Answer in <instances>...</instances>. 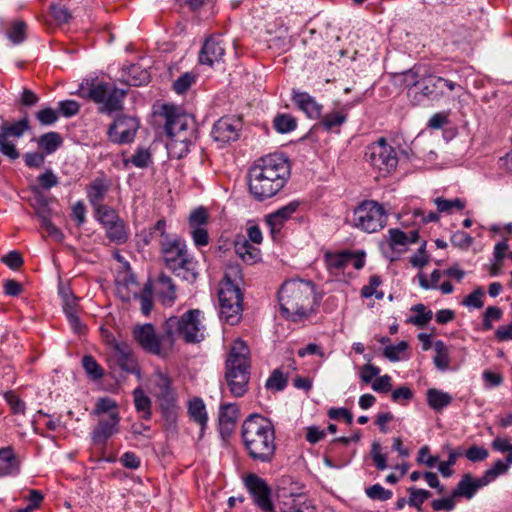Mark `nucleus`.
<instances>
[{
  "mask_svg": "<svg viewBox=\"0 0 512 512\" xmlns=\"http://www.w3.org/2000/svg\"><path fill=\"white\" fill-rule=\"evenodd\" d=\"M155 115L163 121L167 137L182 135L186 138H195V123L193 118L180 111L179 108L163 104Z\"/></svg>",
  "mask_w": 512,
  "mask_h": 512,
  "instance_id": "1a4fd4ad",
  "label": "nucleus"
},
{
  "mask_svg": "<svg viewBox=\"0 0 512 512\" xmlns=\"http://www.w3.org/2000/svg\"><path fill=\"white\" fill-rule=\"evenodd\" d=\"M133 337L141 348L154 355H161L172 348L168 339H165V324L161 336L156 334L154 326L150 323L135 325Z\"/></svg>",
  "mask_w": 512,
  "mask_h": 512,
  "instance_id": "9b49d317",
  "label": "nucleus"
},
{
  "mask_svg": "<svg viewBox=\"0 0 512 512\" xmlns=\"http://www.w3.org/2000/svg\"><path fill=\"white\" fill-rule=\"evenodd\" d=\"M116 295L123 301H128V274L126 271L120 272L115 279Z\"/></svg>",
  "mask_w": 512,
  "mask_h": 512,
  "instance_id": "5fc2aeb1",
  "label": "nucleus"
},
{
  "mask_svg": "<svg viewBox=\"0 0 512 512\" xmlns=\"http://www.w3.org/2000/svg\"><path fill=\"white\" fill-rule=\"evenodd\" d=\"M239 410L236 404L225 403L220 407L219 425L222 432L230 433L238 419Z\"/></svg>",
  "mask_w": 512,
  "mask_h": 512,
  "instance_id": "c756f323",
  "label": "nucleus"
},
{
  "mask_svg": "<svg viewBox=\"0 0 512 512\" xmlns=\"http://www.w3.org/2000/svg\"><path fill=\"white\" fill-rule=\"evenodd\" d=\"M150 81V74L139 65H130V86H141Z\"/></svg>",
  "mask_w": 512,
  "mask_h": 512,
  "instance_id": "09e8293b",
  "label": "nucleus"
},
{
  "mask_svg": "<svg viewBox=\"0 0 512 512\" xmlns=\"http://www.w3.org/2000/svg\"><path fill=\"white\" fill-rule=\"evenodd\" d=\"M202 311L191 309L181 316H171L165 322V339L173 347L177 338L186 343H199L204 340V325L201 317Z\"/></svg>",
  "mask_w": 512,
  "mask_h": 512,
  "instance_id": "423d86ee",
  "label": "nucleus"
},
{
  "mask_svg": "<svg viewBox=\"0 0 512 512\" xmlns=\"http://www.w3.org/2000/svg\"><path fill=\"white\" fill-rule=\"evenodd\" d=\"M235 252L248 264H253L260 259V250L251 245L245 237H240L235 241Z\"/></svg>",
  "mask_w": 512,
  "mask_h": 512,
  "instance_id": "2f4dec72",
  "label": "nucleus"
},
{
  "mask_svg": "<svg viewBox=\"0 0 512 512\" xmlns=\"http://www.w3.org/2000/svg\"><path fill=\"white\" fill-rule=\"evenodd\" d=\"M411 310L416 312L417 315L411 316L408 319V322L418 327L426 326L433 317L432 311L426 310V307L423 304H416L411 308Z\"/></svg>",
  "mask_w": 512,
  "mask_h": 512,
  "instance_id": "c03bdc74",
  "label": "nucleus"
},
{
  "mask_svg": "<svg viewBox=\"0 0 512 512\" xmlns=\"http://www.w3.org/2000/svg\"><path fill=\"white\" fill-rule=\"evenodd\" d=\"M176 276L183 278L188 282H194L198 276V272L196 269V262L188 257L186 259L181 260V264H179L176 269L172 270Z\"/></svg>",
  "mask_w": 512,
  "mask_h": 512,
  "instance_id": "4c0bfd02",
  "label": "nucleus"
},
{
  "mask_svg": "<svg viewBox=\"0 0 512 512\" xmlns=\"http://www.w3.org/2000/svg\"><path fill=\"white\" fill-rule=\"evenodd\" d=\"M111 189V181L106 177H97L87 186V197L93 207L103 205L108 192Z\"/></svg>",
  "mask_w": 512,
  "mask_h": 512,
  "instance_id": "5701e85b",
  "label": "nucleus"
},
{
  "mask_svg": "<svg viewBox=\"0 0 512 512\" xmlns=\"http://www.w3.org/2000/svg\"><path fill=\"white\" fill-rule=\"evenodd\" d=\"M408 492L410 494L408 504L418 510H420L421 505L431 497V493L428 490L417 489L415 487H410Z\"/></svg>",
  "mask_w": 512,
  "mask_h": 512,
  "instance_id": "3c124183",
  "label": "nucleus"
},
{
  "mask_svg": "<svg viewBox=\"0 0 512 512\" xmlns=\"http://www.w3.org/2000/svg\"><path fill=\"white\" fill-rule=\"evenodd\" d=\"M509 469V465L507 462H504L502 460H498L495 462V464L486 470L484 475L482 476L483 479L487 481V484L490 483L492 480L497 478L499 475H502L506 473Z\"/></svg>",
  "mask_w": 512,
  "mask_h": 512,
  "instance_id": "4d7b16f0",
  "label": "nucleus"
},
{
  "mask_svg": "<svg viewBox=\"0 0 512 512\" xmlns=\"http://www.w3.org/2000/svg\"><path fill=\"white\" fill-rule=\"evenodd\" d=\"M245 484L252 494L255 504L263 512H275L270 499V488L263 479L255 474H250L246 477Z\"/></svg>",
  "mask_w": 512,
  "mask_h": 512,
  "instance_id": "f3484780",
  "label": "nucleus"
},
{
  "mask_svg": "<svg viewBox=\"0 0 512 512\" xmlns=\"http://www.w3.org/2000/svg\"><path fill=\"white\" fill-rule=\"evenodd\" d=\"M107 236L112 241L121 242L126 238L125 227L122 222L117 220L115 223L106 227Z\"/></svg>",
  "mask_w": 512,
  "mask_h": 512,
  "instance_id": "052dcab7",
  "label": "nucleus"
},
{
  "mask_svg": "<svg viewBox=\"0 0 512 512\" xmlns=\"http://www.w3.org/2000/svg\"><path fill=\"white\" fill-rule=\"evenodd\" d=\"M208 221V212L205 208L199 207L193 210L189 216L190 228L203 227Z\"/></svg>",
  "mask_w": 512,
  "mask_h": 512,
  "instance_id": "bf43d9fd",
  "label": "nucleus"
},
{
  "mask_svg": "<svg viewBox=\"0 0 512 512\" xmlns=\"http://www.w3.org/2000/svg\"><path fill=\"white\" fill-rule=\"evenodd\" d=\"M28 129L29 122L27 118H23L14 123H4L0 129V152L12 160L17 159L19 152L15 144L9 138H19Z\"/></svg>",
  "mask_w": 512,
  "mask_h": 512,
  "instance_id": "ddd939ff",
  "label": "nucleus"
},
{
  "mask_svg": "<svg viewBox=\"0 0 512 512\" xmlns=\"http://www.w3.org/2000/svg\"><path fill=\"white\" fill-rule=\"evenodd\" d=\"M194 138H186L182 135L177 137H168L166 148L171 158L181 159L187 155L189 146Z\"/></svg>",
  "mask_w": 512,
  "mask_h": 512,
  "instance_id": "7c9ffc66",
  "label": "nucleus"
},
{
  "mask_svg": "<svg viewBox=\"0 0 512 512\" xmlns=\"http://www.w3.org/2000/svg\"><path fill=\"white\" fill-rule=\"evenodd\" d=\"M350 252L342 251L339 253L327 252L325 254V262L329 269L339 270L350 265Z\"/></svg>",
  "mask_w": 512,
  "mask_h": 512,
  "instance_id": "ea45409f",
  "label": "nucleus"
},
{
  "mask_svg": "<svg viewBox=\"0 0 512 512\" xmlns=\"http://www.w3.org/2000/svg\"><path fill=\"white\" fill-rule=\"evenodd\" d=\"M487 485V481L480 478H473L471 474H464L456 488L453 490V497L472 498L476 491Z\"/></svg>",
  "mask_w": 512,
  "mask_h": 512,
  "instance_id": "a878e982",
  "label": "nucleus"
},
{
  "mask_svg": "<svg viewBox=\"0 0 512 512\" xmlns=\"http://www.w3.org/2000/svg\"><path fill=\"white\" fill-rule=\"evenodd\" d=\"M282 313L293 321L306 319L315 313L319 299L311 281L289 280L278 293Z\"/></svg>",
  "mask_w": 512,
  "mask_h": 512,
  "instance_id": "7ed1b4c3",
  "label": "nucleus"
},
{
  "mask_svg": "<svg viewBox=\"0 0 512 512\" xmlns=\"http://www.w3.org/2000/svg\"><path fill=\"white\" fill-rule=\"evenodd\" d=\"M189 415L202 429L206 426L208 418L204 402L201 399L196 398L190 401Z\"/></svg>",
  "mask_w": 512,
  "mask_h": 512,
  "instance_id": "a19ab883",
  "label": "nucleus"
},
{
  "mask_svg": "<svg viewBox=\"0 0 512 512\" xmlns=\"http://www.w3.org/2000/svg\"><path fill=\"white\" fill-rule=\"evenodd\" d=\"M39 148L43 149L46 154L55 152L62 144V138L57 132H48L41 135L37 140Z\"/></svg>",
  "mask_w": 512,
  "mask_h": 512,
  "instance_id": "e433bc0d",
  "label": "nucleus"
},
{
  "mask_svg": "<svg viewBox=\"0 0 512 512\" xmlns=\"http://www.w3.org/2000/svg\"><path fill=\"white\" fill-rule=\"evenodd\" d=\"M296 126V119L289 114H280L274 119V128L279 133L291 132L296 128Z\"/></svg>",
  "mask_w": 512,
  "mask_h": 512,
  "instance_id": "8fccbe9b",
  "label": "nucleus"
},
{
  "mask_svg": "<svg viewBox=\"0 0 512 512\" xmlns=\"http://www.w3.org/2000/svg\"><path fill=\"white\" fill-rule=\"evenodd\" d=\"M409 243L408 235L399 229L389 230V245L392 249L405 247Z\"/></svg>",
  "mask_w": 512,
  "mask_h": 512,
  "instance_id": "e2e57ef3",
  "label": "nucleus"
},
{
  "mask_svg": "<svg viewBox=\"0 0 512 512\" xmlns=\"http://www.w3.org/2000/svg\"><path fill=\"white\" fill-rule=\"evenodd\" d=\"M108 137L113 143L123 144L128 141V124L125 116L114 120L108 129Z\"/></svg>",
  "mask_w": 512,
  "mask_h": 512,
  "instance_id": "72a5a7b5",
  "label": "nucleus"
},
{
  "mask_svg": "<svg viewBox=\"0 0 512 512\" xmlns=\"http://www.w3.org/2000/svg\"><path fill=\"white\" fill-rule=\"evenodd\" d=\"M288 383V375L281 368L275 369L266 381V388L282 391Z\"/></svg>",
  "mask_w": 512,
  "mask_h": 512,
  "instance_id": "49530a36",
  "label": "nucleus"
},
{
  "mask_svg": "<svg viewBox=\"0 0 512 512\" xmlns=\"http://www.w3.org/2000/svg\"><path fill=\"white\" fill-rule=\"evenodd\" d=\"M20 462L11 447L0 449V477L14 476L19 473Z\"/></svg>",
  "mask_w": 512,
  "mask_h": 512,
  "instance_id": "c85d7f7f",
  "label": "nucleus"
},
{
  "mask_svg": "<svg viewBox=\"0 0 512 512\" xmlns=\"http://www.w3.org/2000/svg\"><path fill=\"white\" fill-rule=\"evenodd\" d=\"M435 356L433 358L435 366L444 371L449 367L450 364V351L447 345L438 340L434 343Z\"/></svg>",
  "mask_w": 512,
  "mask_h": 512,
  "instance_id": "58836bf2",
  "label": "nucleus"
},
{
  "mask_svg": "<svg viewBox=\"0 0 512 512\" xmlns=\"http://www.w3.org/2000/svg\"><path fill=\"white\" fill-rule=\"evenodd\" d=\"M194 82L195 76L191 73H185L173 83V88L176 93L183 94L191 87Z\"/></svg>",
  "mask_w": 512,
  "mask_h": 512,
  "instance_id": "774afa93",
  "label": "nucleus"
},
{
  "mask_svg": "<svg viewBox=\"0 0 512 512\" xmlns=\"http://www.w3.org/2000/svg\"><path fill=\"white\" fill-rule=\"evenodd\" d=\"M250 373H239L235 375L233 370L225 369V380L231 394L235 397H242L248 391Z\"/></svg>",
  "mask_w": 512,
  "mask_h": 512,
  "instance_id": "cd10ccee",
  "label": "nucleus"
},
{
  "mask_svg": "<svg viewBox=\"0 0 512 512\" xmlns=\"http://www.w3.org/2000/svg\"><path fill=\"white\" fill-rule=\"evenodd\" d=\"M241 437L248 456L260 463H271L276 452V437L272 422L253 414L242 424Z\"/></svg>",
  "mask_w": 512,
  "mask_h": 512,
  "instance_id": "f03ea898",
  "label": "nucleus"
},
{
  "mask_svg": "<svg viewBox=\"0 0 512 512\" xmlns=\"http://www.w3.org/2000/svg\"><path fill=\"white\" fill-rule=\"evenodd\" d=\"M130 163L141 169L151 166L153 164V157L150 149L146 147H138L130 156Z\"/></svg>",
  "mask_w": 512,
  "mask_h": 512,
  "instance_id": "79ce46f5",
  "label": "nucleus"
},
{
  "mask_svg": "<svg viewBox=\"0 0 512 512\" xmlns=\"http://www.w3.org/2000/svg\"><path fill=\"white\" fill-rule=\"evenodd\" d=\"M279 497L281 501V512H314V507L304 494L287 495L285 489H281Z\"/></svg>",
  "mask_w": 512,
  "mask_h": 512,
  "instance_id": "4be33fe9",
  "label": "nucleus"
},
{
  "mask_svg": "<svg viewBox=\"0 0 512 512\" xmlns=\"http://www.w3.org/2000/svg\"><path fill=\"white\" fill-rule=\"evenodd\" d=\"M221 282H230L234 286L240 287L242 282L241 268L238 264H230L227 266L224 278Z\"/></svg>",
  "mask_w": 512,
  "mask_h": 512,
  "instance_id": "6e6d98bb",
  "label": "nucleus"
},
{
  "mask_svg": "<svg viewBox=\"0 0 512 512\" xmlns=\"http://www.w3.org/2000/svg\"><path fill=\"white\" fill-rule=\"evenodd\" d=\"M427 403L435 411H441L452 403L453 397L436 388H430L426 393Z\"/></svg>",
  "mask_w": 512,
  "mask_h": 512,
  "instance_id": "f704fd0d",
  "label": "nucleus"
},
{
  "mask_svg": "<svg viewBox=\"0 0 512 512\" xmlns=\"http://www.w3.org/2000/svg\"><path fill=\"white\" fill-rule=\"evenodd\" d=\"M36 214L40 218L41 227L46 231L47 235L56 241H62L63 233L51 222L48 212L42 209L38 210Z\"/></svg>",
  "mask_w": 512,
  "mask_h": 512,
  "instance_id": "37998d69",
  "label": "nucleus"
},
{
  "mask_svg": "<svg viewBox=\"0 0 512 512\" xmlns=\"http://www.w3.org/2000/svg\"><path fill=\"white\" fill-rule=\"evenodd\" d=\"M245 484L252 494L255 504L263 512H275L270 499V488L263 479L255 474H250L246 477Z\"/></svg>",
  "mask_w": 512,
  "mask_h": 512,
  "instance_id": "dca6fc26",
  "label": "nucleus"
},
{
  "mask_svg": "<svg viewBox=\"0 0 512 512\" xmlns=\"http://www.w3.org/2000/svg\"><path fill=\"white\" fill-rule=\"evenodd\" d=\"M156 294L165 306H171L176 300V286L168 275L161 273L155 285Z\"/></svg>",
  "mask_w": 512,
  "mask_h": 512,
  "instance_id": "393cba45",
  "label": "nucleus"
},
{
  "mask_svg": "<svg viewBox=\"0 0 512 512\" xmlns=\"http://www.w3.org/2000/svg\"><path fill=\"white\" fill-rule=\"evenodd\" d=\"M134 300L139 303V309L144 316H149L153 307V286L147 281L140 291H133Z\"/></svg>",
  "mask_w": 512,
  "mask_h": 512,
  "instance_id": "473e14b6",
  "label": "nucleus"
},
{
  "mask_svg": "<svg viewBox=\"0 0 512 512\" xmlns=\"http://www.w3.org/2000/svg\"><path fill=\"white\" fill-rule=\"evenodd\" d=\"M366 158L375 169L383 174L390 173L398 163L394 148L387 144L385 138H380L368 147Z\"/></svg>",
  "mask_w": 512,
  "mask_h": 512,
  "instance_id": "f8f14e48",
  "label": "nucleus"
},
{
  "mask_svg": "<svg viewBox=\"0 0 512 512\" xmlns=\"http://www.w3.org/2000/svg\"><path fill=\"white\" fill-rule=\"evenodd\" d=\"M408 347L407 342L401 341L396 345H390L384 348V356L390 361L400 360V354L403 353Z\"/></svg>",
  "mask_w": 512,
  "mask_h": 512,
  "instance_id": "338daca9",
  "label": "nucleus"
},
{
  "mask_svg": "<svg viewBox=\"0 0 512 512\" xmlns=\"http://www.w3.org/2000/svg\"><path fill=\"white\" fill-rule=\"evenodd\" d=\"M351 225L361 231L374 233L381 230L386 223V213L382 205L373 200L360 203L349 219Z\"/></svg>",
  "mask_w": 512,
  "mask_h": 512,
  "instance_id": "6e6552de",
  "label": "nucleus"
},
{
  "mask_svg": "<svg viewBox=\"0 0 512 512\" xmlns=\"http://www.w3.org/2000/svg\"><path fill=\"white\" fill-rule=\"evenodd\" d=\"M293 100L309 118L317 119L321 116L322 106L308 93L294 91Z\"/></svg>",
  "mask_w": 512,
  "mask_h": 512,
  "instance_id": "bb28decb",
  "label": "nucleus"
},
{
  "mask_svg": "<svg viewBox=\"0 0 512 512\" xmlns=\"http://www.w3.org/2000/svg\"><path fill=\"white\" fill-rule=\"evenodd\" d=\"M225 50V43L221 36H211L204 42L200 51V62L212 66L215 62L222 60Z\"/></svg>",
  "mask_w": 512,
  "mask_h": 512,
  "instance_id": "6ab92c4d",
  "label": "nucleus"
},
{
  "mask_svg": "<svg viewBox=\"0 0 512 512\" xmlns=\"http://www.w3.org/2000/svg\"><path fill=\"white\" fill-rule=\"evenodd\" d=\"M366 494L373 500L385 501L392 497V491L385 489L380 484H375L366 489Z\"/></svg>",
  "mask_w": 512,
  "mask_h": 512,
  "instance_id": "0e129e2a",
  "label": "nucleus"
},
{
  "mask_svg": "<svg viewBox=\"0 0 512 512\" xmlns=\"http://www.w3.org/2000/svg\"><path fill=\"white\" fill-rule=\"evenodd\" d=\"M381 284V279L377 275H373L369 279V284L365 285L361 290V295L365 298H369L371 296H375L377 299H381L383 297L382 292H377V287Z\"/></svg>",
  "mask_w": 512,
  "mask_h": 512,
  "instance_id": "680f3d73",
  "label": "nucleus"
},
{
  "mask_svg": "<svg viewBox=\"0 0 512 512\" xmlns=\"http://www.w3.org/2000/svg\"><path fill=\"white\" fill-rule=\"evenodd\" d=\"M290 176V164L281 154L260 158L249 170V191L255 199L263 201L276 195Z\"/></svg>",
  "mask_w": 512,
  "mask_h": 512,
  "instance_id": "f257e3e1",
  "label": "nucleus"
},
{
  "mask_svg": "<svg viewBox=\"0 0 512 512\" xmlns=\"http://www.w3.org/2000/svg\"><path fill=\"white\" fill-rule=\"evenodd\" d=\"M394 80L404 87H413L418 84V73L414 70H407L401 74H395Z\"/></svg>",
  "mask_w": 512,
  "mask_h": 512,
  "instance_id": "69168bd1",
  "label": "nucleus"
},
{
  "mask_svg": "<svg viewBox=\"0 0 512 512\" xmlns=\"http://www.w3.org/2000/svg\"><path fill=\"white\" fill-rule=\"evenodd\" d=\"M298 207L299 203L293 201L266 216V223L270 228V233L274 240H276L280 234L284 223L291 218Z\"/></svg>",
  "mask_w": 512,
  "mask_h": 512,
  "instance_id": "aec40b11",
  "label": "nucleus"
},
{
  "mask_svg": "<svg viewBox=\"0 0 512 512\" xmlns=\"http://www.w3.org/2000/svg\"><path fill=\"white\" fill-rule=\"evenodd\" d=\"M104 343L110 348L108 362L113 370H128L127 328L124 323L117 322L114 317L106 319L100 327Z\"/></svg>",
  "mask_w": 512,
  "mask_h": 512,
  "instance_id": "39448f33",
  "label": "nucleus"
},
{
  "mask_svg": "<svg viewBox=\"0 0 512 512\" xmlns=\"http://www.w3.org/2000/svg\"><path fill=\"white\" fill-rule=\"evenodd\" d=\"M250 367V350L247 344L241 339L235 340L226 359L225 369H231L238 375L250 373Z\"/></svg>",
  "mask_w": 512,
  "mask_h": 512,
  "instance_id": "2eb2a0df",
  "label": "nucleus"
},
{
  "mask_svg": "<svg viewBox=\"0 0 512 512\" xmlns=\"http://www.w3.org/2000/svg\"><path fill=\"white\" fill-rule=\"evenodd\" d=\"M435 204L439 212L451 213L453 209L462 210L465 205L460 199H444L442 197H438L435 199Z\"/></svg>",
  "mask_w": 512,
  "mask_h": 512,
  "instance_id": "603ef678",
  "label": "nucleus"
},
{
  "mask_svg": "<svg viewBox=\"0 0 512 512\" xmlns=\"http://www.w3.org/2000/svg\"><path fill=\"white\" fill-rule=\"evenodd\" d=\"M94 209L96 218L103 224L105 228L119 220L115 210L108 207L107 205H100L94 207Z\"/></svg>",
  "mask_w": 512,
  "mask_h": 512,
  "instance_id": "de8ad7c7",
  "label": "nucleus"
},
{
  "mask_svg": "<svg viewBox=\"0 0 512 512\" xmlns=\"http://www.w3.org/2000/svg\"><path fill=\"white\" fill-rule=\"evenodd\" d=\"M155 385L164 415L170 421H174L176 419V393L171 386V379L163 373H158Z\"/></svg>",
  "mask_w": 512,
  "mask_h": 512,
  "instance_id": "4468645a",
  "label": "nucleus"
},
{
  "mask_svg": "<svg viewBox=\"0 0 512 512\" xmlns=\"http://www.w3.org/2000/svg\"><path fill=\"white\" fill-rule=\"evenodd\" d=\"M93 414L99 417V421L92 432V441L95 445H104L117 431L119 413L116 402L107 397L99 398Z\"/></svg>",
  "mask_w": 512,
  "mask_h": 512,
  "instance_id": "0eeeda50",
  "label": "nucleus"
},
{
  "mask_svg": "<svg viewBox=\"0 0 512 512\" xmlns=\"http://www.w3.org/2000/svg\"><path fill=\"white\" fill-rule=\"evenodd\" d=\"M26 23L23 21L14 22L9 28L7 35L8 38L14 43H20L25 38Z\"/></svg>",
  "mask_w": 512,
  "mask_h": 512,
  "instance_id": "13d9d810",
  "label": "nucleus"
},
{
  "mask_svg": "<svg viewBox=\"0 0 512 512\" xmlns=\"http://www.w3.org/2000/svg\"><path fill=\"white\" fill-rule=\"evenodd\" d=\"M346 114H343L341 112H338V111H334V112H331V113H328L326 114L322 121H321V125L326 129V130H331L335 127H339L341 126L345 121H346Z\"/></svg>",
  "mask_w": 512,
  "mask_h": 512,
  "instance_id": "864d4df0",
  "label": "nucleus"
},
{
  "mask_svg": "<svg viewBox=\"0 0 512 512\" xmlns=\"http://www.w3.org/2000/svg\"><path fill=\"white\" fill-rule=\"evenodd\" d=\"M241 127L239 118L225 116L214 124L211 135L216 142L224 145L238 139Z\"/></svg>",
  "mask_w": 512,
  "mask_h": 512,
  "instance_id": "a211bd4d",
  "label": "nucleus"
},
{
  "mask_svg": "<svg viewBox=\"0 0 512 512\" xmlns=\"http://www.w3.org/2000/svg\"><path fill=\"white\" fill-rule=\"evenodd\" d=\"M218 298L221 319L230 325L237 324L242 317L243 310V295L240 287L234 286L230 282H220Z\"/></svg>",
  "mask_w": 512,
  "mask_h": 512,
  "instance_id": "9d476101",
  "label": "nucleus"
},
{
  "mask_svg": "<svg viewBox=\"0 0 512 512\" xmlns=\"http://www.w3.org/2000/svg\"><path fill=\"white\" fill-rule=\"evenodd\" d=\"M161 247L164 261L170 270L176 269V267L181 264V260L187 258L185 245L178 241L169 243L162 242Z\"/></svg>",
  "mask_w": 512,
  "mask_h": 512,
  "instance_id": "b1692460",
  "label": "nucleus"
},
{
  "mask_svg": "<svg viewBox=\"0 0 512 512\" xmlns=\"http://www.w3.org/2000/svg\"><path fill=\"white\" fill-rule=\"evenodd\" d=\"M133 402L136 411L142 419L147 420L151 417V399L143 390L136 388L133 391Z\"/></svg>",
  "mask_w": 512,
  "mask_h": 512,
  "instance_id": "c9c22d12",
  "label": "nucleus"
},
{
  "mask_svg": "<svg viewBox=\"0 0 512 512\" xmlns=\"http://www.w3.org/2000/svg\"><path fill=\"white\" fill-rule=\"evenodd\" d=\"M458 85L443 77H429L422 82L420 92L432 100H439L445 96L444 88L454 90Z\"/></svg>",
  "mask_w": 512,
  "mask_h": 512,
  "instance_id": "412c9836",
  "label": "nucleus"
},
{
  "mask_svg": "<svg viewBox=\"0 0 512 512\" xmlns=\"http://www.w3.org/2000/svg\"><path fill=\"white\" fill-rule=\"evenodd\" d=\"M82 365L87 375L93 380H99L104 375V370L100 364L91 355H85L82 359Z\"/></svg>",
  "mask_w": 512,
  "mask_h": 512,
  "instance_id": "a18cd8bd",
  "label": "nucleus"
},
{
  "mask_svg": "<svg viewBox=\"0 0 512 512\" xmlns=\"http://www.w3.org/2000/svg\"><path fill=\"white\" fill-rule=\"evenodd\" d=\"M78 94L84 99L101 105L99 108L101 112L110 114L123 108L126 91L117 88L112 82L95 77L83 80Z\"/></svg>",
  "mask_w": 512,
  "mask_h": 512,
  "instance_id": "20e7f679",
  "label": "nucleus"
}]
</instances>
